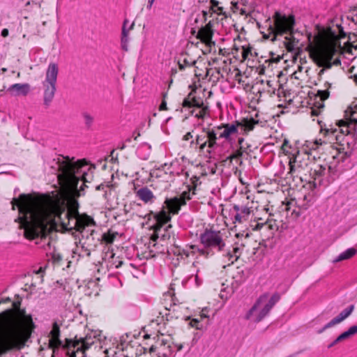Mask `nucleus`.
Returning <instances> with one entry per match:
<instances>
[{
    "label": "nucleus",
    "mask_w": 357,
    "mask_h": 357,
    "mask_svg": "<svg viewBox=\"0 0 357 357\" xmlns=\"http://www.w3.org/2000/svg\"><path fill=\"white\" fill-rule=\"evenodd\" d=\"M303 201L306 202V204H303L302 207L304 209H307L310 205L314 202V195L309 193L308 195H305L303 197Z\"/></svg>",
    "instance_id": "36"
},
{
    "label": "nucleus",
    "mask_w": 357,
    "mask_h": 357,
    "mask_svg": "<svg viewBox=\"0 0 357 357\" xmlns=\"http://www.w3.org/2000/svg\"><path fill=\"white\" fill-rule=\"evenodd\" d=\"M1 36L3 37H6L8 36V30L7 29H3L2 31H1Z\"/></svg>",
    "instance_id": "57"
},
{
    "label": "nucleus",
    "mask_w": 357,
    "mask_h": 357,
    "mask_svg": "<svg viewBox=\"0 0 357 357\" xmlns=\"http://www.w3.org/2000/svg\"><path fill=\"white\" fill-rule=\"evenodd\" d=\"M105 187H109V184L105 185L104 183H101L96 187V190H104Z\"/></svg>",
    "instance_id": "52"
},
{
    "label": "nucleus",
    "mask_w": 357,
    "mask_h": 357,
    "mask_svg": "<svg viewBox=\"0 0 357 357\" xmlns=\"http://www.w3.org/2000/svg\"><path fill=\"white\" fill-rule=\"evenodd\" d=\"M317 96L321 100H325L329 97V91L328 89L326 90H319L317 91Z\"/></svg>",
    "instance_id": "42"
},
{
    "label": "nucleus",
    "mask_w": 357,
    "mask_h": 357,
    "mask_svg": "<svg viewBox=\"0 0 357 357\" xmlns=\"http://www.w3.org/2000/svg\"><path fill=\"white\" fill-rule=\"evenodd\" d=\"M354 309V305H351L350 306H349L348 307H347L344 310H342V312L344 313V314L346 315L347 317H348L351 314Z\"/></svg>",
    "instance_id": "47"
},
{
    "label": "nucleus",
    "mask_w": 357,
    "mask_h": 357,
    "mask_svg": "<svg viewBox=\"0 0 357 357\" xmlns=\"http://www.w3.org/2000/svg\"><path fill=\"white\" fill-rule=\"evenodd\" d=\"M243 151H244L243 150V147L241 146L239 149L234 151V152L227 158L230 160L236 158H240L242 157Z\"/></svg>",
    "instance_id": "37"
},
{
    "label": "nucleus",
    "mask_w": 357,
    "mask_h": 357,
    "mask_svg": "<svg viewBox=\"0 0 357 357\" xmlns=\"http://www.w3.org/2000/svg\"><path fill=\"white\" fill-rule=\"evenodd\" d=\"M181 61L184 63V65L186 66V67H191V66H193L194 65H195L196 63V61L194 60V59H192L191 58L189 57L188 55H186L185 57H184Z\"/></svg>",
    "instance_id": "41"
},
{
    "label": "nucleus",
    "mask_w": 357,
    "mask_h": 357,
    "mask_svg": "<svg viewBox=\"0 0 357 357\" xmlns=\"http://www.w3.org/2000/svg\"><path fill=\"white\" fill-rule=\"evenodd\" d=\"M268 298V294L265 293L261 295L253 306L250 309L245 315L246 319H251L255 322L261 321L271 311L272 307L275 305L280 298V296L278 293H275L268 300L264 307L257 313V311L259 309L261 305L265 303Z\"/></svg>",
    "instance_id": "9"
},
{
    "label": "nucleus",
    "mask_w": 357,
    "mask_h": 357,
    "mask_svg": "<svg viewBox=\"0 0 357 357\" xmlns=\"http://www.w3.org/2000/svg\"><path fill=\"white\" fill-rule=\"evenodd\" d=\"M242 125L241 122L236 121L235 123H222L220 126L212 128H203L200 134L197 135L195 142L192 140L190 144L199 145V151L205 152L206 156L211 158L212 154L218 147L217 140L225 139L227 142L231 143L232 136L238 133V127Z\"/></svg>",
    "instance_id": "4"
},
{
    "label": "nucleus",
    "mask_w": 357,
    "mask_h": 357,
    "mask_svg": "<svg viewBox=\"0 0 357 357\" xmlns=\"http://www.w3.org/2000/svg\"><path fill=\"white\" fill-rule=\"evenodd\" d=\"M284 38L287 40V41L284 42L286 49L289 52L293 51L294 47L293 43L291 41H289L290 40L289 37L286 36Z\"/></svg>",
    "instance_id": "43"
},
{
    "label": "nucleus",
    "mask_w": 357,
    "mask_h": 357,
    "mask_svg": "<svg viewBox=\"0 0 357 357\" xmlns=\"http://www.w3.org/2000/svg\"><path fill=\"white\" fill-rule=\"evenodd\" d=\"M345 132L347 137H351L352 142L356 143L357 141V119L351 118L344 122Z\"/></svg>",
    "instance_id": "20"
},
{
    "label": "nucleus",
    "mask_w": 357,
    "mask_h": 357,
    "mask_svg": "<svg viewBox=\"0 0 357 357\" xmlns=\"http://www.w3.org/2000/svg\"><path fill=\"white\" fill-rule=\"evenodd\" d=\"M336 52L337 48L333 43H324L314 48L310 56L318 66L330 69L332 68L331 61Z\"/></svg>",
    "instance_id": "10"
},
{
    "label": "nucleus",
    "mask_w": 357,
    "mask_h": 357,
    "mask_svg": "<svg viewBox=\"0 0 357 357\" xmlns=\"http://www.w3.org/2000/svg\"><path fill=\"white\" fill-rule=\"evenodd\" d=\"M357 253V250L354 248H351L340 254L333 259V263H337L344 260L349 259Z\"/></svg>",
    "instance_id": "24"
},
{
    "label": "nucleus",
    "mask_w": 357,
    "mask_h": 357,
    "mask_svg": "<svg viewBox=\"0 0 357 357\" xmlns=\"http://www.w3.org/2000/svg\"><path fill=\"white\" fill-rule=\"evenodd\" d=\"M116 234L117 233H111L109 231L101 235L100 238L107 244H112L114 242Z\"/></svg>",
    "instance_id": "32"
},
{
    "label": "nucleus",
    "mask_w": 357,
    "mask_h": 357,
    "mask_svg": "<svg viewBox=\"0 0 357 357\" xmlns=\"http://www.w3.org/2000/svg\"><path fill=\"white\" fill-rule=\"evenodd\" d=\"M79 233L82 235V238L79 240L82 250L86 256L89 257L91 251L96 247L97 243L100 240V235H98L95 229H91V227H85Z\"/></svg>",
    "instance_id": "12"
},
{
    "label": "nucleus",
    "mask_w": 357,
    "mask_h": 357,
    "mask_svg": "<svg viewBox=\"0 0 357 357\" xmlns=\"http://www.w3.org/2000/svg\"><path fill=\"white\" fill-rule=\"evenodd\" d=\"M343 320H344V317H342V316L339 314L337 317H334L328 323L327 326H334L336 324L342 322Z\"/></svg>",
    "instance_id": "39"
},
{
    "label": "nucleus",
    "mask_w": 357,
    "mask_h": 357,
    "mask_svg": "<svg viewBox=\"0 0 357 357\" xmlns=\"http://www.w3.org/2000/svg\"><path fill=\"white\" fill-rule=\"evenodd\" d=\"M185 205V202H180L179 199L177 197L173 198H167L164 202L165 208L167 209L168 212L171 215L178 214L182 206Z\"/></svg>",
    "instance_id": "18"
},
{
    "label": "nucleus",
    "mask_w": 357,
    "mask_h": 357,
    "mask_svg": "<svg viewBox=\"0 0 357 357\" xmlns=\"http://www.w3.org/2000/svg\"><path fill=\"white\" fill-rule=\"evenodd\" d=\"M192 93L184 98L182 105L183 107H195L191 112V114L197 119H203L208 112L207 106L204 105L202 100L195 97H191Z\"/></svg>",
    "instance_id": "13"
},
{
    "label": "nucleus",
    "mask_w": 357,
    "mask_h": 357,
    "mask_svg": "<svg viewBox=\"0 0 357 357\" xmlns=\"http://www.w3.org/2000/svg\"><path fill=\"white\" fill-rule=\"evenodd\" d=\"M268 33H267V34L263 33V37L266 39H269V38L271 39L274 36V33L271 32V30H269L268 29Z\"/></svg>",
    "instance_id": "49"
},
{
    "label": "nucleus",
    "mask_w": 357,
    "mask_h": 357,
    "mask_svg": "<svg viewBox=\"0 0 357 357\" xmlns=\"http://www.w3.org/2000/svg\"><path fill=\"white\" fill-rule=\"evenodd\" d=\"M30 91L29 84H14L11 85L8 91L13 96H26Z\"/></svg>",
    "instance_id": "22"
},
{
    "label": "nucleus",
    "mask_w": 357,
    "mask_h": 357,
    "mask_svg": "<svg viewBox=\"0 0 357 357\" xmlns=\"http://www.w3.org/2000/svg\"><path fill=\"white\" fill-rule=\"evenodd\" d=\"M343 320H344V317H342V316L339 314L337 317H334L328 323L327 326H334L336 324L342 322Z\"/></svg>",
    "instance_id": "40"
},
{
    "label": "nucleus",
    "mask_w": 357,
    "mask_h": 357,
    "mask_svg": "<svg viewBox=\"0 0 357 357\" xmlns=\"http://www.w3.org/2000/svg\"><path fill=\"white\" fill-rule=\"evenodd\" d=\"M60 326L56 321H54L52 324V330L50 332L51 338L49 340V347L52 349L53 352L52 357H55L61 348L69 351L72 347L75 348L76 345L78 344L77 342H73V340L68 338L65 340V342L63 343L60 340Z\"/></svg>",
    "instance_id": "11"
},
{
    "label": "nucleus",
    "mask_w": 357,
    "mask_h": 357,
    "mask_svg": "<svg viewBox=\"0 0 357 357\" xmlns=\"http://www.w3.org/2000/svg\"><path fill=\"white\" fill-rule=\"evenodd\" d=\"M251 213L250 208L246 206L234 205L231 214L234 218V222L242 223L248 219Z\"/></svg>",
    "instance_id": "15"
},
{
    "label": "nucleus",
    "mask_w": 357,
    "mask_h": 357,
    "mask_svg": "<svg viewBox=\"0 0 357 357\" xmlns=\"http://www.w3.org/2000/svg\"><path fill=\"white\" fill-rule=\"evenodd\" d=\"M73 342H77V345L76 347H72L69 351L67 350H65L66 352V354L68 356V357H86L85 351L86 350H84L82 347H79V341H73Z\"/></svg>",
    "instance_id": "25"
},
{
    "label": "nucleus",
    "mask_w": 357,
    "mask_h": 357,
    "mask_svg": "<svg viewBox=\"0 0 357 357\" xmlns=\"http://www.w3.org/2000/svg\"><path fill=\"white\" fill-rule=\"evenodd\" d=\"M82 117L84 121V126L87 130H91L94 123V116L88 112L82 113Z\"/></svg>",
    "instance_id": "27"
},
{
    "label": "nucleus",
    "mask_w": 357,
    "mask_h": 357,
    "mask_svg": "<svg viewBox=\"0 0 357 357\" xmlns=\"http://www.w3.org/2000/svg\"><path fill=\"white\" fill-rule=\"evenodd\" d=\"M162 95L163 100H162L161 104L159 106V110H160V111H162V110H167V102H166V100H165V98L167 97V93L163 92L162 93Z\"/></svg>",
    "instance_id": "44"
},
{
    "label": "nucleus",
    "mask_w": 357,
    "mask_h": 357,
    "mask_svg": "<svg viewBox=\"0 0 357 357\" xmlns=\"http://www.w3.org/2000/svg\"><path fill=\"white\" fill-rule=\"evenodd\" d=\"M128 20H125L123 22L122 32H121V48L124 51H128V30L126 29V24L128 23Z\"/></svg>",
    "instance_id": "26"
},
{
    "label": "nucleus",
    "mask_w": 357,
    "mask_h": 357,
    "mask_svg": "<svg viewBox=\"0 0 357 357\" xmlns=\"http://www.w3.org/2000/svg\"><path fill=\"white\" fill-rule=\"evenodd\" d=\"M199 321L197 319H193L190 321V325H191V326L195 327L197 329H201L202 328V326H199Z\"/></svg>",
    "instance_id": "48"
},
{
    "label": "nucleus",
    "mask_w": 357,
    "mask_h": 357,
    "mask_svg": "<svg viewBox=\"0 0 357 357\" xmlns=\"http://www.w3.org/2000/svg\"><path fill=\"white\" fill-rule=\"evenodd\" d=\"M188 190L183 191L179 197H177V198L179 199L181 203L183 202L186 203L188 200L191 199L190 191L192 190V188L190 187V185H188Z\"/></svg>",
    "instance_id": "34"
},
{
    "label": "nucleus",
    "mask_w": 357,
    "mask_h": 357,
    "mask_svg": "<svg viewBox=\"0 0 357 357\" xmlns=\"http://www.w3.org/2000/svg\"><path fill=\"white\" fill-rule=\"evenodd\" d=\"M43 86L45 88L44 91V105L46 107L50 106L51 102L52 101L55 91H56V84L43 83Z\"/></svg>",
    "instance_id": "23"
},
{
    "label": "nucleus",
    "mask_w": 357,
    "mask_h": 357,
    "mask_svg": "<svg viewBox=\"0 0 357 357\" xmlns=\"http://www.w3.org/2000/svg\"><path fill=\"white\" fill-rule=\"evenodd\" d=\"M178 68L181 70H183L185 68V66L184 63L181 61V59H179L178 61Z\"/></svg>",
    "instance_id": "53"
},
{
    "label": "nucleus",
    "mask_w": 357,
    "mask_h": 357,
    "mask_svg": "<svg viewBox=\"0 0 357 357\" xmlns=\"http://www.w3.org/2000/svg\"><path fill=\"white\" fill-rule=\"evenodd\" d=\"M154 1H155V0H149L148 4H147V8L148 9H151V8L152 5H153Z\"/></svg>",
    "instance_id": "60"
},
{
    "label": "nucleus",
    "mask_w": 357,
    "mask_h": 357,
    "mask_svg": "<svg viewBox=\"0 0 357 357\" xmlns=\"http://www.w3.org/2000/svg\"><path fill=\"white\" fill-rule=\"evenodd\" d=\"M213 34V32L211 26L209 24H206L199 30L197 38L207 46L211 47L215 45V42L212 40Z\"/></svg>",
    "instance_id": "17"
},
{
    "label": "nucleus",
    "mask_w": 357,
    "mask_h": 357,
    "mask_svg": "<svg viewBox=\"0 0 357 357\" xmlns=\"http://www.w3.org/2000/svg\"><path fill=\"white\" fill-rule=\"evenodd\" d=\"M351 153V151H339L333 156V160L328 164L317 165L310 173L312 181L310 182V185L317 188L321 186L326 187L335 181L344 171L343 163L349 158Z\"/></svg>",
    "instance_id": "5"
},
{
    "label": "nucleus",
    "mask_w": 357,
    "mask_h": 357,
    "mask_svg": "<svg viewBox=\"0 0 357 357\" xmlns=\"http://www.w3.org/2000/svg\"><path fill=\"white\" fill-rule=\"evenodd\" d=\"M145 218H147L148 221H151V219H153L154 223L152 225L156 226V229L159 227L162 228L169 223L172 219L171 214L165 208V206H162L158 212L151 211L146 215Z\"/></svg>",
    "instance_id": "14"
},
{
    "label": "nucleus",
    "mask_w": 357,
    "mask_h": 357,
    "mask_svg": "<svg viewBox=\"0 0 357 357\" xmlns=\"http://www.w3.org/2000/svg\"><path fill=\"white\" fill-rule=\"evenodd\" d=\"M298 156H296L293 160H290L289 161V169L291 173H294L299 168H301V161H298Z\"/></svg>",
    "instance_id": "33"
},
{
    "label": "nucleus",
    "mask_w": 357,
    "mask_h": 357,
    "mask_svg": "<svg viewBox=\"0 0 357 357\" xmlns=\"http://www.w3.org/2000/svg\"><path fill=\"white\" fill-rule=\"evenodd\" d=\"M79 347L84 350L89 349L91 345L94 344V338L91 336H86L84 338H81L79 340Z\"/></svg>",
    "instance_id": "28"
},
{
    "label": "nucleus",
    "mask_w": 357,
    "mask_h": 357,
    "mask_svg": "<svg viewBox=\"0 0 357 357\" xmlns=\"http://www.w3.org/2000/svg\"><path fill=\"white\" fill-rule=\"evenodd\" d=\"M150 229L153 231V234L151 236V240L153 242H156L158 238L160 239V231H162V228L159 227L156 229V226L151 225Z\"/></svg>",
    "instance_id": "35"
},
{
    "label": "nucleus",
    "mask_w": 357,
    "mask_h": 357,
    "mask_svg": "<svg viewBox=\"0 0 357 357\" xmlns=\"http://www.w3.org/2000/svg\"><path fill=\"white\" fill-rule=\"evenodd\" d=\"M52 259L54 264H59L62 260V257L60 254L54 253L52 255Z\"/></svg>",
    "instance_id": "45"
},
{
    "label": "nucleus",
    "mask_w": 357,
    "mask_h": 357,
    "mask_svg": "<svg viewBox=\"0 0 357 357\" xmlns=\"http://www.w3.org/2000/svg\"><path fill=\"white\" fill-rule=\"evenodd\" d=\"M139 135V132L135 130L133 132L132 137L134 138L135 140H136Z\"/></svg>",
    "instance_id": "58"
},
{
    "label": "nucleus",
    "mask_w": 357,
    "mask_h": 357,
    "mask_svg": "<svg viewBox=\"0 0 357 357\" xmlns=\"http://www.w3.org/2000/svg\"><path fill=\"white\" fill-rule=\"evenodd\" d=\"M171 355V350L169 349V353H162V357H169Z\"/></svg>",
    "instance_id": "64"
},
{
    "label": "nucleus",
    "mask_w": 357,
    "mask_h": 357,
    "mask_svg": "<svg viewBox=\"0 0 357 357\" xmlns=\"http://www.w3.org/2000/svg\"><path fill=\"white\" fill-rule=\"evenodd\" d=\"M190 182L191 185H189L192 188V194L195 195V191L196 190L197 186L201 183V182H199V178L196 176H194L190 178Z\"/></svg>",
    "instance_id": "38"
},
{
    "label": "nucleus",
    "mask_w": 357,
    "mask_h": 357,
    "mask_svg": "<svg viewBox=\"0 0 357 357\" xmlns=\"http://www.w3.org/2000/svg\"><path fill=\"white\" fill-rule=\"evenodd\" d=\"M57 218L62 227L66 230H76L80 232L85 227L95 225L92 218L87 215H79L77 209L75 208L60 211Z\"/></svg>",
    "instance_id": "7"
},
{
    "label": "nucleus",
    "mask_w": 357,
    "mask_h": 357,
    "mask_svg": "<svg viewBox=\"0 0 357 357\" xmlns=\"http://www.w3.org/2000/svg\"><path fill=\"white\" fill-rule=\"evenodd\" d=\"M323 143L322 140L321 139H319V140H316L314 142V144H315L317 146V147L319 146V145H321Z\"/></svg>",
    "instance_id": "62"
},
{
    "label": "nucleus",
    "mask_w": 357,
    "mask_h": 357,
    "mask_svg": "<svg viewBox=\"0 0 357 357\" xmlns=\"http://www.w3.org/2000/svg\"><path fill=\"white\" fill-rule=\"evenodd\" d=\"M74 158L59 155L54 159V165L52 168L56 170L57 178L60 185L68 190L74 197H80L84 194L86 184L82 183L78 189L80 176H83L85 171L83 168L86 166L85 160H74Z\"/></svg>",
    "instance_id": "3"
},
{
    "label": "nucleus",
    "mask_w": 357,
    "mask_h": 357,
    "mask_svg": "<svg viewBox=\"0 0 357 357\" xmlns=\"http://www.w3.org/2000/svg\"><path fill=\"white\" fill-rule=\"evenodd\" d=\"M241 124L242 128L246 131L252 130L255 125H259L261 127H265L267 124V121L263 118H260L258 113H256L255 117L244 118L241 120Z\"/></svg>",
    "instance_id": "16"
},
{
    "label": "nucleus",
    "mask_w": 357,
    "mask_h": 357,
    "mask_svg": "<svg viewBox=\"0 0 357 357\" xmlns=\"http://www.w3.org/2000/svg\"><path fill=\"white\" fill-rule=\"evenodd\" d=\"M199 241L203 245L202 248H199L195 245H192L191 248L194 252H197L200 255L206 257L213 256L215 252L222 251L225 247V243L220 231L212 229H206L200 234Z\"/></svg>",
    "instance_id": "6"
},
{
    "label": "nucleus",
    "mask_w": 357,
    "mask_h": 357,
    "mask_svg": "<svg viewBox=\"0 0 357 357\" xmlns=\"http://www.w3.org/2000/svg\"><path fill=\"white\" fill-rule=\"evenodd\" d=\"M341 64V61L340 60V59H336L334 60V61L332 63V66L334 65V66H339Z\"/></svg>",
    "instance_id": "59"
},
{
    "label": "nucleus",
    "mask_w": 357,
    "mask_h": 357,
    "mask_svg": "<svg viewBox=\"0 0 357 357\" xmlns=\"http://www.w3.org/2000/svg\"><path fill=\"white\" fill-rule=\"evenodd\" d=\"M268 29L274 33V36L271 39L272 42L277 40L278 36H283L287 33H291L295 24V17L293 15H286L280 11H275L272 20L269 17L266 20Z\"/></svg>",
    "instance_id": "8"
},
{
    "label": "nucleus",
    "mask_w": 357,
    "mask_h": 357,
    "mask_svg": "<svg viewBox=\"0 0 357 357\" xmlns=\"http://www.w3.org/2000/svg\"><path fill=\"white\" fill-rule=\"evenodd\" d=\"M22 320L20 323L7 324L0 327V357L13 350L24 347L36 328L31 315L20 310Z\"/></svg>",
    "instance_id": "2"
},
{
    "label": "nucleus",
    "mask_w": 357,
    "mask_h": 357,
    "mask_svg": "<svg viewBox=\"0 0 357 357\" xmlns=\"http://www.w3.org/2000/svg\"><path fill=\"white\" fill-rule=\"evenodd\" d=\"M328 326V324H326L322 328H321L320 330L318 331V333H322L324 331H326V329L329 328H331L332 326Z\"/></svg>",
    "instance_id": "56"
},
{
    "label": "nucleus",
    "mask_w": 357,
    "mask_h": 357,
    "mask_svg": "<svg viewBox=\"0 0 357 357\" xmlns=\"http://www.w3.org/2000/svg\"><path fill=\"white\" fill-rule=\"evenodd\" d=\"M357 333V326L354 325L351 326L347 331L340 334L338 337L341 341L349 339L351 336Z\"/></svg>",
    "instance_id": "29"
},
{
    "label": "nucleus",
    "mask_w": 357,
    "mask_h": 357,
    "mask_svg": "<svg viewBox=\"0 0 357 357\" xmlns=\"http://www.w3.org/2000/svg\"><path fill=\"white\" fill-rule=\"evenodd\" d=\"M160 314L162 316V318L165 317V319L167 321H169L173 318V316L171 315L170 313H165V314H162V312H160Z\"/></svg>",
    "instance_id": "50"
},
{
    "label": "nucleus",
    "mask_w": 357,
    "mask_h": 357,
    "mask_svg": "<svg viewBox=\"0 0 357 357\" xmlns=\"http://www.w3.org/2000/svg\"><path fill=\"white\" fill-rule=\"evenodd\" d=\"M340 123L341 124H340V127H341V132L347 135V132H345L344 122L343 121H341Z\"/></svg>",
    "instance_id": "54"
},
{
    "label": "nucleus",
    "mask_w": 357,
    "mask_h": 357,
    "mask_svg": "<svg viewBox=\"0 0 357 357\" xmlns=\"http://www.w3.org/2000/svg\"><path fill=\"white\" fill-rule=\"evenodd\" d=\"M175 306H176V303L174 302V303H173V305H171L170 308L165 307V310H169V311H170V310H172H172H173V311H174V310H175V309H174V307Z\"/></svg>",
    "instance_id": "61"
},
{
    "label": "nucleus",
    "mask_w": 357,
    "mask_h": 357,
    "mask_svg": "<svg viewBox=\"0 0 357 357\" xmlns=\"http://www.w3.org/2000/svg\"><path fill=\"white\" fill-rule=\"evenodd\" d=\"M240 248L238 247H235L233 248L232 251L227 252V257H228L229 261H231V264H233L240 257Z\"/></svg>",
    "instance_id": "31"
},
{
    "label": "nucleus",
    "mask_w": 357,
    "mask_h": 357,
    "mask_svg": "<svg viewBox=\"0 0 357 357\" xmlns=\"http://www.w3.org/2000/svg\"><path fill=\"white\" fill-rule=\"evenodd\" d=\"M59 67L56 63H50L48 66L44 83L56 84Z\"/></svg>",
    "instance_id": "21"
},
{
    "label": "nucleus",
    "mask_w": 357,
    "mask_h": 357,
    "mask_svg": "<svg viewBox=\"0 0 357 357\" xmlns=\"http://www.w3.org/2000/svg\"><path fill=\"white\" fill-rule=\"evenodd\" d=\"M211 3L212 8L218 7L219 4V2L216 0H211Z\"/></svg>",
    "instance_id": "55"
},
{
    "label": "nucleus",
    "mask_w": 357,
    "mask_h": 357,
    "mask_svg": "<svg viewBox=\"0 0 357 357\" xmlns=\"http://www.w3.org/2000/svg\"><path fill=\"white\" fill-rule=\"evenodd\" d=\"M13 204L18 207L20 224L26 238L33 240L46 234L50 211L45 199L23 194L14 199Z\"/></svg>",
    "instance_id": "1"
},
{
    "label": "nucleus",
    "mask_w": 357,
    "mask_h": 357,
    "mask_svg": "<svg viewBox=\"0 0 357 357\" xmlns=\"http://www.w3.org/2000/svg\"><path fill=\"white\" fill-rule=\"evenodd\" d=\"M244 142V139L243 137H240L238 139V144H239L240 147L243 144V142Z\"/></svg>",
    "instance_id": "63"
},
{
    "label": "nucleus",
    "mask_w": 357,
    "mask_h": 357,
    "mask_svg": "<svg viewBox=\"0 0 357 357\" xmlns=\"http://www.w3.org/2000/svg\"><path fill=\"white\" fill-rule=\"evenodd\" d=\"M252 55V50L250 48H243L242 51V57L243 59H246L248 56V55Z\"/></svg>",
    "instance_id": "46"
},
{
    "label": "nucleus",
    "mask_w": 357,
    "mask_h": 357,
    "mask_svg": "<svg viewBox=\"0 0 357 357\" xmlns=\"http://www.w3.org/2000/svg\"><path fill=\"white\" fill-rule=\"evenodd\" d=\"M135 195L144 204H153L156 199V197L153 192L146 186L137 190Z\"/></svg>",
    "instance_id": "19"
},
{
    "label": "nucleus",
    "mask_w": 357,
    "mask_h": 357,
    "mask_svg": "<svg viewBox=\"0 0 357 357\" xmlns=\"http://www.w3.org/2000/svg\"><path fill=\"white\" fill-rule=\"evenodd\" d=\"M172 227L171 224H168L167 225L163 227L162 228V231H160V241H165L169 240L172 233L170 231V229Z\"/></svg>",
    "instance_id": "30"
},
{
    "label": "nucleus",
    "mask_w": 357,
    "mask_h": 357,
    "mask_svg": "<svg viewBox=\"0 0 357 357\" xmlns=\"http://www.w3.org/2000/svg\"><path fill=\"white\" fill-rule=\"evenodd\" d=\"M192 138V135L191 134V132H188L183 136V139L185 141H188Z\"/></svg>",
    "instance_id": "51"
}]
</instances>
